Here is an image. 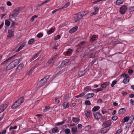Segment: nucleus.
I'll return each instance as SVG.
<instances>
[{
  "label": "nucleus",
  "mask_w": 134,
  "mask_h": 134,
  "mask_svg": "<svg viewBox=\"0 0 134 134\" xmlns=\"http://www.w3.org/2000/svg\"><path fill=\"white\" fill-rule=\"evenodd\" d=\"M97 59H94L92 61V63L93 64H95L96 65L98 63V62L97 61Z\"/></svg>",
  "instance_id": "obj_58"
},
{
  "label": "nucleus",
  "mask_w": 134,
  "mask_h": 134,
  "mask_svg": "<svg viewBox=\"0 0 134 134\" xmlns=\"http://www.w3.org/2000/svg\"><path fill=\"white\" fill-rule=\"evenodd\" d=\"M65 132L66 134H69L70 132V130L68 129H66L65 130Z\"/></svg>",
  "instance_id": "obj_37"
},
{
  "label": "nucleus",
  "mask_w": 134,
  "mask_h": 134,
  "mask_svg": "<svg viewBox=\"0 0 134 134\" xmlns=\"http://www.w3.org/2000/svg\"><path fill=\"white\" fill-rule=\"evenodd\" d=\"M5 24L7 26H8L10 25V22L8 20H5Z\"/></svg>",
  "instance_id": "obj_32"
},
{
  "label": "nucleus",
  "mask_w": 134,
  "mask_h": 134,
  "mask_svg": "<svg viewBox=\"0 0 134 134\" xmlns=\"http://www.w3.org/2000/svg\"><path fill=\"white\" fill-rule=\"evenodd\" d=\"M60 36L59 35H57L54 38V40H57L59 39L60 38Z\"/></svg>",
  "instance_id": "obj_51"
},
{
  "label": "nucleus",
  "mask_w": 134,
  "mask_h": 134,
  "mask_svg": "<svg viewBox=\"0 0 134 134\" xmlns=\"http://www.w3.org/2000/svg\"><path fill=\"white\" fill-rule=\"evenodd\" d=\"M24 100V98L23 97H21L18 99L16 101V103L18 102L19 103L20 105L23 102Z\"/></svg>",
  "instance_id": "obj_20"
},
{
  "label": "nucleus",
  "mask_w": 134,
  "mask_h": 134,
  "mask_svg": "<svg viewBox=\"0 0 134 134\" xmlns=\"http://www.w3.org/2000/svg\"><path fill=\"white\" fill-rule=\"evenodd\" d=\"M129 11L130 12H131L134 11V6L130 7L129 9Z\"/></svg>",
  "instance_id": "obj_52"
},
{
  "label": "nucleus",
  "mask_w": 134,
  "mask_h": 134,
  "mask_svg": "<svg viewBox=\"0 0 134 134\" xmlns=\"http://www.w3.org/2000/svg\"><path fill=\"white\" fill-rule=\"evenodd\" d=\"M129 80L127 78H125L123 82L125 84H126L129 82Z\"/></svg>",
  "instance_id": "obj_38"
},
{
  "label": "nucleus",
  "mask_w": 134,
  "mask_h": 134,
  "mask_svg": "<svg viewBox=\"0 0 134 134\" xmlns=\"http://www.w3.org/2000/svg\"><path fill=\"white\" fill-rule=\"evenodd\" d=\"M124 2L123 0H117L116 1V3L117 5H119L122 4Z\"/></svg>",
  "instance_id": "obj_27"
},
{
  "label": "nucleus",
  "mask_w": 134,
  "mask_h": 134,
  "mask_svg": "<svg viewBox=\"0 0 134 134\" xmlns=\"http://www.w3.org/2000/svg\"><path fill=\"white\" fill-rule=\"evenodd\" d=\"M53 58H52L51 59H49L48 61V63L49 64H50L52 62V61H53Z\"/></svg>",
  "instance_id": "obj_63"
},
{
  "label": "nucleus",
  "mask_w": 134,
  "mask_h": 134,
  "mask_svg": "<svg viewBox=\"0 0 134 134\" xmlns=\"http://www.w3.org/2000/svg\"><path fill=\"white\" fill-rule=\"evenodd\" d=\"M95 39H96V36L94 35H93L92 37L91 38V40L93 41H94L95 40Z\"/></svg>",
  "instance_id": "obj_59"
},
{
  "label": "nucleus",
  "mask_w": 134,
  "mask_h": 134,
  "mask_svg": "<svg viewBox=\"0 0 134 134\" xmlns=\"http://www.w3.org/2000/svg\"><path fill=\"white\" fill-rule=\"evenodd\" d=\"M40 55V53L38 52L35 54L30 59V60L32 62L33 60L35 59L36 58L39 56Z\"/></svg>",
  "instance_id": "obj_14"
},
{
  "label": "nucleus",
  "mask_w": 134,
  "mask_h": 134,
  "mask_svg": "<svg viewBox=\"0 0 134 134\" xmlns=\"http://www.w3.org/2000/svg\"><path fill=\"white\" fill-rule=\"evenodd\" d=\"M100 108L99 106H95L92 109V110L94 111H96L98 110Z\"/></svg>",
  "instance_id": "obj_28"
},
{
  "label": "nucleus",
  "mask_w": 134,
  "mask_h": 134,
  "mask_svg": "<svg viewBox=\"0 0 134 134\" xmlns=\"http://www.w3.org/2000/svg\"><path fill=\"white\" fill-rule=\"evenodd\" d=\"M8 34L9 35L7 36V39L10 38L11 37H12L14 36L13 31L12 28L10 30H8Z\"/></svg>",
  "instance_id": "obj_7"
},
{
  "label": "nucleus",
  "mask_w": 134,
  "mask_h": 134,
  "mask_svg": "<svg viewBox=\"0 0 134 134\" xmlns=\"http://www.w3.org/2000/svg\"><path fill=\"white\" fill-rule=\"evenodd\" d=\"M59 131L58 128L57 127L53 128L52 131V132L54 133H57L59 132Z\"/></svg>",
  "instance_id": "obj_24"
},
{
  "label": "nucleus",
  "mask_w": 134,
  "mask_h": 134,
  "mask_svg": "<svg viewBox=\"0 0 134 134\" xmlns=\"http://www.w3.org/2000/svg\"><path fill=\"white\" fill-rule=\"evenodd\" d=\"M104 127L102 128L100 132L101 133H104L107 132L110 129V127Z\"/></svg>",
  "instance_id": "obj_12"
},
{
  "label": "nucleus",
  "mask_w": 134,
  "mask_h": 134,
  "mask_svg": "<svg viewBox=\"0 0 134 134\" xmlns=\"http://www.w3.org/2000/svg\"><path fill=\"white\" fill-rule=\"evenodd\" d=\"M18 107L17 106V105L16 104V102H15V103L14 104L12 105L11 108L12 109H15V108H17Z\"/></svg>",
  "instance_id": "obj_40"
},
{
  "label": "nucleus",
  "mask_w": 134,
  "mask_h": 134,
  "mask_svg": "<svg viewBox=\"0 0 134 134\" xmlns=\"http://www.w3.org/2000/svg\"><path fill=\"white\" fill-rule=\"evenodd\" d=\"M93 115L95 118L97 120L100 118L102 116L100 113L98 112L94 113Z\"/></svg>",
  "instance_id": "obj_11"
},
{
  "label": "nucleus",
  "mask_w": 134,
  "mask_h": 134,
  "mask_svg": "<svg viewBox=\"0 0 134 134\" xmlns=\"http://www.w3.org/2000/svg\"><path fill=\"white\" fill-rule=\"evenodd\" d=\"M8 60L7 59L6 60H5V61H4L3 62H2L1 64V65H4L5 66L7 65V64L8 63Z\"/></svg>",
  "instance_id": "obj_29"
},
{
  "label": "nucleus",
  "mask_w": 134,
  "mask_h": 134,
  "mask_svg": "<svg viewBox=\"0 0 134 134\" xmlns=\"http://www.w3.org/2000/svg\"><path fill=\"white\" fill-rule=\"evenodd\" d=\"M126 111V109L124 108H121L118 111V114H123Z\"/></svg>",
  "instance_id": "obj_21"
},
{
  "label": "nucleus",
  "mask_w": 134,
  "mask_h": 134,
  "mask_svg": "<svg viewBox=\"0 0 134 134\" xmlns=\"http://www.w3.org/2000/svg\"><path fill=\"white\" fill-rule=\"evenodd\" d=\"M122 129H119L117 130L116 132V134H120L121 132L122 131Z\"/></svg>",
  "instance_id": "obj_53"
},
{
  "label": "nucleus",
  "mask_w": 134,
  "mask_h": 134,
  "mask_svg": "<svg viewBox=\"0 0 134 134\" xmlns=\"http://www.w3.org/2000/svg\"><path fill=\"white\" fill-rule=\"evenodd\" d=\"M32 71H31V70H30L27 73V75H29V76L30 75H31L32 74Z\"/></svg>",
  "instance_id": "obj_60"
},
{
  "label": "nucleus",
  "mask_w": 134,
  "mask_h": 134,
  "mask_svg": "<svg viewBox=\"0 0 134 134\" xmlns=\"http://www.w3.org/2000/svg\"><path fill=\"white\" fill-rule=\"evenodd\" d=\"M77 28L78 27L77 26L74 27L69 30V32L70 34L74 33L76 31Z\"/></svg>",
  "instance_id": "obj_18"
},
{
  "label": "nucleus",
  "mask_w": 134,
  "mask_h": 134,
  "mask_svg": "<svg viewBox=\"0 0 134 134\" xmlns=\"http://www.w3.org/2000/svg\"><path fill=\"white\" fill-rule=\"evenodd\" d=\"M20 60L19 59H15L12 61L6 67V69L7 70L15 68L20 63Z\"/></svg>",
  "instance_id": "obj_1"
},
{
  "label": "nucleus",
  "mask_w": 134,
  "mask_h": 134,
  "mask_svg": "<svg viewBox=\"0 0 134 134\" xmlns=\"http://www.w3.org/2000/svg\"><path fill=\"white\" fill-rule=\"evenodd\" d=\"M25 45V43H23L20 47L18 48L17 50L16 51V52H18L21 49L24 47Z\"/></svg>",
  "instance_id": "obj_25"
},
{
  "label": "nucleus",
  "mask_w": 134,
  "mask_h": 134,
  "mask_svg": "<svg viewBox=\"0 0 134 134\" xmlns=\"http://www.w3.org/2000/svg\"><path fill=\"white\" fill-rule=\"evenodd\" d=\"M91 90V89L90 86H87L84 88V90L85 92H87Z\"/></svg>",
  "instance_id": "obj_33"
},
{
  "label": "nucleus",
  "mask_w": 134,
  "mask_h": 134,
  "mask_svg": "<svg viewBox=\"0 0 134 134\" xmlns=\"http://www.w3.org/2000/svg\"><path fill=\"white\" fill-rule=\"evenodd\" d=\"M49 78V75H48L47 76H46V77H44L43 78H44L45 79H44L45 80H45H46V81H47V79H48Z\"/></svg>",
  "instance_id": "obj_62"
},
{
  "label": "nucleus",
  "mask_w": 134,
  "mask_h": 134,
  "mask_svg": "<svg viewBox=\"0 0 134 134\" xmlns=\"http://www.w3.org/2000/svg\"><path fill=\"white\" fill-rule=\"evenodd\" d=\"M7 104H3L0 105V113L3 112L7 107Z\"/></svg>",
  "instance_id": "obj_9"
},
{
  "label": "nucleus",
  "mask_w": 134,
  "mask_h": 134,
  "mask_svg": "<svg viewBox=\"0 0 134 134\" xmlns=\"http://www.w3.org/2000/svg\"><path fill=\"white\" fill-rule=\"evenodd\" d=\"M72 120L73 122L76 123L79 121L80 120V119L79 118L74 117L72 118Z\"/></svg>",
  "instance_id": "obj_26"
},
{
  "label": "nucleus",
  "mask_w": 134,
  "mask_h": 134,
  "mask_svg": "<svg viewBox=\"0 0 134 134\" xmlns=\"http://www.w3.org/2000/svg\"><path fill=\"white\" fill-rule=\"evenodd\" d=\"M109 82H105L101 85V86L103 88H105L107 86L109 85Z\"/></svg>",
  "instance_id": "obj_19"
},
{
  "label": "nucleus",
  "mask_w": 134,
  "mask_h": 134,
  "mask_svg": "<svg viewBox=\"0 0 134 134\" xmlns=\"http://www.w3.org/2000/svg\"><path fill=\"white\" fill-rule=\"evenodd\" d=\"M86 116L89 119H90L92 117V115L91 112L90 111H85Z\"/></svg>",
  "instance_id": "obj_10"
},
{
  "label": "nucleus",
  "mask_w": 134,
  "mask_h": 134,
  "mask_svg": "<svg viewBox=\"0 0 134 134\" xmlns=\"http://www.w3.org/2000/svg\"><path fill=\"white\" fill-rule=\"evenodd\" d=\"M43 35V34L42 33H39L37 35V37L38 38H40L42 37Z\"/></svg>",
  "instance_id": "obj_50"
},
{
  "label": "nucleus",
  "mask_w": 134,
  "mask_h": 134,
  "mask_svg": "<svg viewBox=\"0 0 134 134\" xmlns=\"http://www.w3.org/2000/svg\"><path fill=\"white\" fill-rule=\"evenodd\" d=\"M127 8V7L125 5H123L120 8V13L122 14H124Z\"/></svg>",
  "instance_id": "obj_6"
},
{
  "label": "nucleus",
  "mask_w": 134,
  "mask_h": 134,
  "mask_svg": "<svg viewBox=\"0 0 134 134\" xmlns=\"http://www.w3.org/2000/svg\"><path fill=\"white\" fill-rule=\"evenodd\" d=\"M134 119L133 115H131L130 116V120L129 121V122L126 123V128L129 129L132 125Z\"/></svg>",
  "instance_id": "obj_4"
},
{
  "label": "nucleus",
  "mask_w": 134,
  "mask_h": 134,
  "mask_svg": "<svg viewBox=\"0 0 134 134\" xmlns=\"http://www.w3.org/2000/svg\"><path fill=\"white\" fill-rule=\"evenodd\" d=\"M88 13V11L80 12L76 14L75 16L74 19L75 22H76L77 21L80 20L83 16L86 14Z\"/></svg>",
  "instance_id": "obj_3"
},
{
  "label": "nucleus",
  "mask_w": 134,
  "mask_h": 134,
  "mask_svg": "<svg viewBox=\"0 0 134 134\" xmlns=\"http://www.w3.org/2000/svg\"><path fill=\"white\" fill-rule=\"evenodd\" d=\"M44 78L41 79L39 82V87H41L44 85L47 82L46 80Z\"/></svg>",
  "instance_id": "obj_13"
},
{
  "label": "nucleus",
  "mask_w": 134,
  "mask_h": 134,
  "mask_svg": "<svg viewBox=\"0 0 134 134\" xmlns=\"http://www.w3.org/2000/svg\"><path fill=\"white\" fill-rule=\"evenodd\" d=\"M90 56L91 58H93L95 57V54H94L92 53L90 54Z\"/></svg>",
  "instance_id": "obj_57"
},
{
  "label": "nucleus",
  "mask_w": 134,
  "mask_h": 134,
  "mask_svg": "<svg viewBox=\"0 0 134 134\" xmlns=\"http://www.w3.org/2000/svg\"><path fill=\"white\" fill-rule=\"evenodd\" d=\"M17 127V126H15L13 127L11 126L9 128V130H11L12 129H16Z\"/></svg>",
  "instance_id": "obj_55"
},
{
  "label": "nucleus",
  "mask_w": 134,
  "mask_h": 134,
  "mask_svg": "<svg viewBox=\"0 0 134 134\" xmlns=\"http://www.w3.org/2000/svg\"><path fill=\"white\" fill-rule=\"evenodd\" d=\"M55 100L56 103H58L59 102V98L55 97Z\"/></svg>",
  "instance_id": "obj_46"
},
{
  "label": "nucleus",
  "mask_w": 134,
  "mask_h": 134,
  "mask_svg": "<svg viewBox=\"0 0 134 134\" xmlns=\"http://www.w3.org/2000/svg\"><path fill=\"white\" fill-rule=\"evenodd\" d=\"M66 70V68H64L61 71H59L58 72V74H61L62 72H63Z\"/></svg>",
  "instance_id": "obj_54"
},
{
  "label": "nucleus",
  "mask_w": 134,
  "mask_h": 134,
  "mask_svg": "<svg viewBox=\"0 0 134 134\" xmlns=\"http://www.w3.org/2000/svg\"><path fill=\"white\" fill-rule=\"evenodd\" d=\"M24 66V64H23L21 63L19 65L17 66V68H16V71H17L18 70H19V72H20L21 71V69L23 68Z\"/></svg>",
  "instance_id": "obj_15"
},
{
  "label": "nucleus",
  "mask_w": 134,
  "mask_h": 134,
  "mask_svg": "<svg viewBox=\"0 0 134 134\" xmlns=\"http://www.w3.org/2000/svg\"><path fill=\"white\" fill-rule=\"evenodd\" d=\"M86 71L84 70H83L79 71L78 73V75L79 77H81L85 74Z\"/></svg>",
  "instance_id": "obj_17"
},
{
  "label": "nucleus",
  "mask_w": 134,
  "mask_h": 134,
  "mask_svg": "<svg viewBox=\"0 0 134 134\" xmlns=\"http://www.w3.org/2000/svg\"><path fill=\"white\" fill-rule=\"evenodd\" d=\"M20 9L19 8L15 9L14 11L10 14L9 15V20L12 21V19H14L15 20L16 19L15 18L20 13Z\"/></svg>",
  "instance_id": "obj_2"
},
{
  "label": "nucleus",
  "mask_w": 134,
  "mask_h": 134,
  "mask_svg": "<svg viewBox=\"0 0 134 134\" xmlns=\"http://www.w3.org/2000/svg\"><path fill=\"white\" fill-rule=\"evenodd\" d=\"M117 81L116 80H114L112 82V83L111 85V86L112 87H113L115 84H116Z\"/></svg>",
  "instance_id": "obj_42"
},
{
  "label": "nucleus",
  "mask_w": 134,
  "mask_h": 134,
  "mask_svg": "<svg viewBox=\"0 0 134 134\" xmlns=\"http://www.w3.org/2000/svg\"><path fill=\"white\" fill-rule=\"evenodd\" d=\"M71 131L72 132L75 133L77 132V128L76 127H73L71 128Z\"/></svg>",
  "instance_id": "obj_31"
},
{
  "label": "nucleus",
  "mask_w": 134,
  "mask_h": 134,
  "mask_svg": "<svg viewBox=\"0 0 134 134\" xmlns=\"http://www.w3.org/2000/svg\"><path fill=\"white\" fill-rule=\"evenodd\" d=\"M16 56V55H14L8 59H7L9 61V60H13L14 59V57Z\"/></svg>",
  "instance_id": "obj_39"
},
{
  "label": "nucleus",
  "mask_w": 134,
  "mask_h": 134,
  "mask_svg": "<svg viewBox=\"0 0 134 134\" xmlns=\"http://www.w3.org/2000/svg\"><path fill=\"white\" fill-rule=\"evenodd\" d=\"M54 32V30L53 29H51L47 32V33L49 34H50Z\"/></svg>",
  "instance_id": "obj_41"
},
{
  "label": "nucleus",
  "mask_w": 134,
  "mask_h": 134,
  "mask_svg": "<svg viewBox=\"0 0 134 134\" xmlns=\"http://www.w3.org/2000/svg\"><path fill=\"white\" fill-rule=\"evenodd\" d=\"M118 118V117L116 116H114L112 118V119L113 120H116Z\"/></svg>",
  "instance_id": "obj_56"
},
{
  "label": "nucleus",
  "mask_w": 134,
  "mask_h": 134,
  "mask_svg": "<svg viewBox=\"0 0 134 134\" xmlns=\"http://www.w3.org/2000/svg\"><path fill=\"white\" fill-rule=\"evenodd\" d=\"M72 50L71 49H68V51L66 52V53L67 54H69L70 53L72 52Z\"/></svg>",
  "instance_id": "obj_45"
},
{
  "label": "nucleus",
  "mask_w": 134,
  "mask_h": 134,
  "mask_svg": "<svg viewBox=\"0 0 134 134\" xmlns=\"http://www.w3.org/2000/svg\"><path fill=\"white\" fill-rule=\"evenodd\" d=\"M99 9L98 7H94V11L92 13V15H96Z\"/></svg>",
  "instance_id": "obj_23"
},
{
  "label": "nucleus",
  "mask_w": 134,
  "mask_h": 134,
  "mask_svg": "<svg viewBox=\"0 0 134 134\" xmlns=\"http://www.w3.org/2000/svg\"><path fill=\"white\" fill-rule=\"evenodd\" d=\"M122 75L123 76L125 77V78H127V77H129V76L128 75L125 73L123 74Z\"/></svg>",
  "instance_id": "obj_49"
},
{
  "label": "nucleus",
  "mask_w": 134,
  "mask_h": 134,
  "mask_svg": "<svg viewBox=\"0 0 134 134\" xmlns=\"http://www.w3.org/2000/svg\"><path fill=\"white\" fill-rule=\"evenodd\" d=\"M103 90V89L102 88H98L96 89L93 90V91L96 92H97L102 91Z\"/></svg>",
  "instance_id": "obj_36"
},
{
  "label": "nucleus",
  "mask_w": 134,
  "mask_h": 134,
  "mask_svg": "<svg viewBox=\"0 0 134 134\" xmlns=\"http://www.w3.org/2000/svg\"><path fill=\"white\" fill-rule=\"evenodd\" d=\"M65 122V121H63L60 122H58L57 123V125L58 126L60 125H62Z\"/></svg>",
  "instance_id": "obj_48"
},
{
  "label": "nucleus",
  "mask_w": 134,
  "mask_h": 134,
  "mask_svg": "<svg viewBox=\"0 0 134 134\" xmlns=\"http://www.w3.org/2000/svg\"><path fill=\"white\" fill-rule=\"evenodd\" d=\"M129 120H130V117L129 118L128 116H126L124 118L123 120H122L121 122L125 123L126 122H127Z\"/></svg>",
  "instance_id": "obj_22"
},
{
  "label": "nucleus",
  "mask_w": 134,
  "mask_h": 134,
  "mask_svg": "<svg viewBox=\"0 0 134 134\" xmlns=\"http://www.w3.org/2000/svg\"><path fill=\"white\" fill-rule=\"evenodd\" d=\"M90 125H88L85 127V130L87 131H89L91 128Z\"/></svg>",
  "instance_id": "obj_35"
},
{
  "label": "nucleus",
  "mask_w": 134,
  "mask_h": 134,
  "mask_svg": "<svg viewBox=\"0 0 134 134\" xmlns=\"http://www.w3.org/2000/svg\"><path fill=\"white\" fill-rule=\"evenodd\" d=\"M94 95V93H89L86 95L85 96V97L87 99H88L93 97Z\"/></svg>",
  "instance_id": "obj_16"
},
{
  "label": "nucleus",
  "mask_w": 134,
  "mask_h": 134,
  "mask_svg": "<svg viewBox=\"0 0 134 134\" xmlns=\"http://www.w3.org/2000/svg\"><path fill=\"white\" fill-rule=\"evenodd\" d=\"M67 97L65 96L64 98L63 102L64 103L63 104V108L65 109L66 108H68L69 106V103L67 102V100L66 99Z\"/></svg>",
  "instance_id": "obj_5"
},
{
  "label": "nucleus",
  "mask_w": 134,
  "mask_h": 134,
  "mask_svg": "<svg viewBox=\"0 0 134 134\" xmlns=\"http://www.w3.org/2000/svg\"><path fill=\"white\" fill-rule=\"evenodd\" d=\"M69 4H70V3L69 2H68L67 3H66L65 4V5H64V6L63 7H62L60 8V9H62L64 8H66L69 5Z\"/></svg>",
  "instance_id": "obj_34"
},
{
  "label": "nucleus",
  "mask_w": 134,
  "mask_h": 134,
  "mask_svg": "<svg viewBox=\"0 0 134 134\" xmlns=\"http://www.w3.org/2000/svg\"><path fill=\"white\" fill-rule=\"evenodd\" d=\"M85 103L86 105H90L91 104L90 101L89 100H86L85 102Z\"/></svg>",
  "instance_id": "obj_47"
},
{
  "label": "nucleus",
  "mask_w": 134,
  "mask_h": 134,
  "mask_svg": "<svg viewBox=\"0 0 134 134\" xmlns=\"http://www.w3.org/2000/svg\"><path fill=\"white\" fill-rule=\"evenodd\" d=\"M7 5L8 6H11L12 5V4L10 2V1H8L7 2Z\"/></svg>",
  "instance_id": "obj_64"
},
{
  "label": "nucleus",
  "mask_w": 134,
  "mask_h": 134,
  "mask_svg": "<svg viewBox=\"0 0 134 134\" xmlns=\"http://www.w3.org/2000/svg\"><path fill=\"white\" fill-rule=\"evenodd\" d=\"M34 41V39L33 38H32L28 42V43L29 44H32Z\"/></svg>",
  "instance_id": "obj_44"
},
{
  "label": "nucleus",
  "mask_w": 134,
  "mask_h": 134,
  "mask_svg": "<svg viewBox=\"0 0 134 134\" xmlns=\"http://www.w3.org/2000/svg\"><path fill=\"white\" fill-rule=\"evenodd\" d=\"M111 121L110 120H108L104 122L103 123L102 125L103 126L106 127H109L111 124Z\"/></svg>",
  "instance_id": "obj_8"
},
{
  "label": "nucleus",
  "mask_w": 134,
  "mask_h": 134,
  "mask_svg": "<svg viewBox=\"0 0 134 134\" xmlns=\"http://www.w3.org/2000/svg\"><path fill=\"white\" fill-rule=\"evenodd\" d=\"M122 43L121 42H120L119 41H118L115 42V44L116 45L118 44Z\"/></svg>",
  "instance_id": "obj_61"
},
{
  "label": "nucleus",
  "mask_w": 134,
  "mask_h": 134,
  "mask_svg": "<svg viewBox=\"0 0 134 134\" xmlns=\"http://www.w3.org/2000/svg\"><path fill=\"white\" fill-rule=\"evenodd\" d=\"M85 95V93L84 92H82L79 95L75 96L76 98H79Z\"/></svg>",
  "instance_id": "obj_30"
},
{
  "label": "nucleus",
  "mask_w": 134,
  "mask_h": 134,
  "mask_svg": "<svg viewBox=\"0 0 134 134\" xmlns=\"http://www.w3.org/2000/svg\"><path fill=\"white\" fill-rule=\"evenodd\" d=\"M12 23L11 24V26L10 27V28H12V29H13V27L15 26V23L14 21H13L12 20Z\"/></svg>",
  "instance_id": "obj_43"
}]
</instances>
